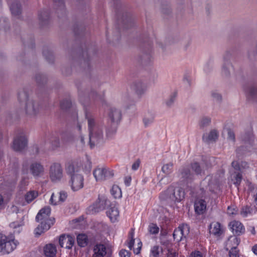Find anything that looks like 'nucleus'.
Listing matches in <instances>:
<instances>
[{"instance_id": "f257e3e1", "label": "nucleus", "mask_w": 257, "mask_h": 257, "mask_svg": "<svg viewBox=\"0 0 257 257\" xmlns=\"http://www.w3.org/2000/svg\"><path fill=\"white\" fill-rule=\"evenodd\" d=\"M85 118L88 121L89 132V145L91 148H93L103 141L102 128L96 123L94 117L91 114L85 112Z\"/></svg>"}, {"instance_id": "f03ea898", "label": "nucleus", "mask_w": 257, "mask_h": 257, "mask_svg": "<svg viewBox=\"0 0 257 257\" xmlns=\"http://www.w3.org/2000/svg\"><path fill=\"white\" fill-rule=\"evenodd\" d=\"M51 208L46 206L41 209L36 217V220L40 224L35 229L36 235H40L42 233L48 230L53 225L55 222L54 218H50Z\"/></svg>"}, {"instance_id": "7ed1b4c3", "label": "nucleus", "mask_w": 257, "mask_h": 257, "mask_svg": "<svg viewBox=\"0 0 257 257\" xmlns=\"http://www.w3.org/2000/svg\"><path fill=\"white\" fill-rule=\"evenodd\" d=\"M185 191L180 187L169 186L168 189L160 195V198L169 202H179L185 197Z\"/></svg>"}, {"instance_id": "20e7f679", "label": "nucleus", "mask_w": 257, "mask_h": 257, "mask_svg": "<svg viewBox=\"0 0 257 257\" xmlns=\"http://www.w3.org/2000/svg\"><path fill=\"white\" fill-rule=\"evenodd\" d=\"M19 242L13 237H8L0 233V252L4 253H9L12 252L17 247Z\"/></svg>"}, {"instance_id": "39448f33", "label": "nucleus", "mask_w": 257, "mask_h": 257, "mask_svg": "<svg viewBox=\"0 0 257 257\" xmlns=\"http://www.w3.org/2000/svg\"><path fill=\"white\" fill-rule=\"evenodd\" d=\"M49 175L51 182L58 183L64 177V171L62 165L58 162L52 163L49 168Z\"/></svg>"}, {"instance_id": "423d86ee", "label": "nucleus", "mask_w": 257, "mask_h": 257, "mask_svg": "<svg viewBox=\"0 0 257 257\" xmlns=\"http://www.w3.org/2000/svg\"><path fill=\"white\" fill-rule=\"evenodd\" d=\"M27 144V138L26 135L22 132L14 138L12 148L15 151L21 152L26 148Z\"/></svg>"}, {"instance_id": "0eeeda50", "label": "nucleus", "mask_w": 257, "mask_h": 257, "mask_svg": "<svg viewBox=\"0 0 257 257\" xmlns=\"http://www.w3.org/2000/svg\"><path fill=\"white\" fill-rule=\"evenodd\" d=\"M96 181H104L112 177L114 175L113 170L105 167H97L93 172Z\"/></svg>"}, {"instance_id": "6e6552de", "label": "nucleus", "mask_w": 257, "mask_h": 257, "mask_svg": "<svg viewBox=\"0 0 257 257\" xmlns=\"http://www.w3.org/2000/svg\"><path fill=\"white\" fill-rule=\"evenodd\" d=\"M231 54L226 52L223 56V63L221 68V76L225 78H228L233 72V67L229 61Z\"/></svg>"}, {"instance_id": "1a4fd4ad", "label": "nucleus", "mask_w": 257, "mask_h": 257, "mask_svg": "<svg viewBox=\"0 0 257 257\" xmlns=\"http://www.w3.org/2000/svg\"><path fill=\"white\" fill-rule=\"evenodd\" d=\"M24 109L26 114L29 117L36 116L39 112V105L38 103L30 99L24 104Z\"/></svg>"}, {"instance_id": "9d476101", "label": "nucleus", "mask_w": 257, "mask_h": 257, "mask_svg": "<svg viewBox=\"0 0 257 257\" xmlns=\"http://www.w3.org/2000/svg\"><path fill=\"white\" fill-rule=\"evenodd\" d=\"M31 175L35 178L42 177L45 174V168L40 162H33L29 167Z\"/></svg>"}, {"instance_id": "9b49d317", "label": "nucleus", "mask_w": 257, "mask_h": 257, "mask_svg": "<svg viewBox=\"0 0 257 257\" xmlns=\"http://www.w3.org/2000/svg\"><path fill=\"white\" fill-rule=\"evenodd\" d=\"M83 181V177L80 174H76L72 176L69 181L72 190L73 191H76L82 188L84 185Z\"/></svg>"}, {"instance_id": "f8f14e48", "label": "nucleus", "mask_w": 257, "mask_h": 257, "mask_svg": "<svg viewBox=\"0 0 257 257\" xmlns=\"http://www.w3.org/2000/svg\"><path fill=\"white\" fill-rule=\"evenodd\" d=\"M189 233V227L187 224H183L175 229L173 233V237L177 241H180L185 238Z\"/></svg>"}, {"instance_id": "ddd939ff", "label": "nucleus", "mask_w": 257, "mask_h": 257, "mask_svg": "<svg viewBox=\"0 0 257 257\" xmlns=\"http://www.w3.org/2000/svg\"><path fill=\"white\" fill-rule=\"evenodd\" d=\"M74 238L69 235L62 234L59 238V244L62 247L70 249L73 245Z\"/></svg>"}, {"instance_id": "4468645a", "label": "nucleus", "mask_w": 257, "mask_h": 257, "mask_svg": "<svg viewBox=\"0 0 257 257\" xmlns=\"http://www.w3.org/2000/svg\"><path fill=\"white\" fill-rule=\"evenodd\" d=\"M229 227L233 234L236 235H240L244 232L245 228L242 224L236 220L231 221L229 224Z\"/></svg>"}, {"instance_id": "2eb2a0df", "label": "nucleus", "mask_w": 257, "mask_h": 257, "mask_svg": "<svg viewBox=\"0 0 257 257\" xmlns=\"http://www.w3.org/2000/svg\"><path fill=\"white\" fill-rule=\"evenodd\" d=\"M224 229L219 222H213L210 224L209 232L216 237H220L224 233Z\"/></svg>"}, {"instance_id": "dca6fc26", "label": "nucleus", "mask_w": 257, "mask_h": 257, "mask_svg": "<svg viewBox=\"0 0 257 257\" xmlns=\"http://www.w3.org/2000/svg\"><path fill=\"white\" fill-rule=\"evenodd\" d=\"M108 116L112 122H117L121 119V111L115 107H111L109 109Z\"/></svg>"}, {"instance_id": "f3484780", "label": "nucleus", "mask_w": 257, "mask_h": 257, "mask_svg": "<svg viewBox=\"0 0 257 257\" xmlns=\"http://www.w3.org/2000/svg\"><path fill=\"white\" fill-rule=\"evenodd\" d=\"M109 201L105 198H99L98 200L93 204L92 211L94 212H98L104 210L106 206L108 205Z\"/></svg>"}, {"instance_id": "a211bd4d", "label": "nucleus", "mask_w": 257, "mask_h": 257, "mask_svg": "<svg viewBox=\"0 0 257 257\" xmlns=\"http://www.w3.org/2000/svg\"><path fill=\"white\" fill-rule=\"evenodd\" d=\"M132 87L136 93L140 96L143 95L147 90L145 84L140 80L134 82Z\"/></svg>"}, {"instance_id": "6ab92c4d", "label": "nucleus", "mask_w": 257, "mask_h": 257, "mask_svg": "<svg viewBox=\"0 0 257 257\" xmlns=\"http://www.w3.org/2000/svg\"><path fill=\"white\" fill-rule=\"evenodd\" d=\"M92 257H104L106 254V247L103 244H97L94 246Z\"/></svg>"}, {"instance_id": "aec40b11", "label": "nucleus", "mask_w": 257, "mask_h": 257, "mask_svg": "<svg viewBox=\"0 0 257 257\" xmlns=\"http://www.w3.org/2000/svg\"><path fill=\"white\" fill-rule=\"evenodd\" d=\"M106 213L111 222H113L116 221L119 216L118 208L113 204H111L110 206L106 212Z\"/></svg>"}, {"instance_id": "412c9836", "label": "nucleus", "mask_w": 257, "mask_h": 257, "mask_svg": "<svg viewBox=\"0 0 257 257\" xmlns=\"http://www.w3.org/2000/svg\"><path fill=\"white\" fill-rule=\"evenodd\" d=\"M194 208L196 213L203 214L206 210V202L202 199H197L194 203Z\"/></svg>"}, {"instance_id": "4be33fe9", "label": "nucleus", "mask_w": 257, "mask_h": 257, "mask_svg": "<svg viewBox=\"0 0 257 257\" xmlns=\"http://www.w3.org/2000/svg\"><path fill=\"white\" fill-rule=\"evenodd\" d=\"M191 168L192 170L196 175H201L204 173L206 167L205 163L202 162L199 163L197 162H194L191 164Z\"/></svg>"}, {"instance_id": "5701e85b", "label": "nucleus", "mask_w": 257, "mask_h": 257, "mask_svg": "<svg viewBox=\"0 0 257 257\" xmlns=\"http://www.w3.org/2000/svg\"><path fill=\"white\" fill-rule=\"evenodd\" d=\"M240 242V239L235 235L230 236L228 237L227 241L226 242V247L228 250L229 248L232 249L237 248V246Z\"/></svg>"}, {"instance_id": "b1692460", "label": "nucleus", "mask_w": 257, "mask_h": 257, "mask_svg": "<svg viewBox=\"0 0 257 257\" xmlns=\"http://www.w3.org/2000/svg\"><path fill=\"white\" fill-rule=\"evenodd\" d=\"M194 177L193 174L189 168L184 167L180 170V178L187 182L191 181Z\"/></svg>"}, {"instance_id": "393cba45", "label": "nucleus", "mask_w": 257, "mask_h": 257, "mask_svg": "<svg viewBox=\"0 0 257 257\" xmlns=\"http://www.w3.org/2000/svg\"><path fill=\"white\" fill-rule=\"evenodd\" d=\"M61 141L63 144H71L75 141L74 136L69 132H63L61 135Z\"/></svg>"}, {"instance_id": "a878e982", "label": "nucleus", "mask_w": 257, "mask_h": 257, "mask_svg": "<svg viewBox=\"0 0 257 257\" xmlns=\"http://www.w3.org/2000/svg\"><path fill=\"white\" fill-rule=\"evenodd\" d=\"M218 137V133L216 130H212L208 134L203 135L202 139L203 140L206 142L209 143L210 142L215 141Z\"/></svg>"}, {"instance_id": "bb28decb", "label": "nucleus", "mask_w": 257, "mask_h": 257, "mask_svg": "<svg viewBox=\"0 0 257 257\" xmlns=\"http://www.w3.org/2000/svg\"><path fill=\"white\" fill-rule=\"evenodd\" d=\"M29 92L27 89L23 88L20 89L18 92V100L20 103H26V102L30 100L29 98Z\"/></svg>"}, {"instance_id": "cd10ccee", "label": "nucleus", "mask_w": 257, "mask_h": 257, "mask_svg": "<svg viewBox=\"0 0 257 257\" xmlns=\"http://www.w3.org/2000/svg\"><path fill=\"white\" fill-rule=\"evenodd\" d=\"M57 252L56 247L53 244H48L45 245L44 248L45 255L48 257H53Z\"/></svg>"}, {"instance_id": "c85d7f7f", "label": "nucleus", "mask_w": 257, "mask_h": 257, "mask_svg": "<svg viewBox=\"0 0 257 257\" xmlns=\"http://www.w3.org/2000/svg\"><path fill=\"white\" fill-rule=\"evenodd\" d=\"M206 182L208 183L206 189H208L211 192H215L218 188V185L216 182L213 181L212 178L210 176H207L203 180L202 183L205 184Z\"/></svg>"}, {"instance_id": "c756f323", "label": "nucleus", "mask_w": 257, "mask_h": 257, "mask_svg": "<svg viewBox=\"0 0 257 257\" xmlns=\"http://www.w3.org/2000/svg\"><path fill=\"white\" fill-rule=\"evenodd\" d=\"M246 93L248 99L257 101V87L254 86L248 87Z\"/></svg>"}, {"instance_id": "7c9ffc66", "label": "nucleus", "mask_w": 257, "mask_h": 257, "mask_svg": "<svg viewBox=\"0 0 257 257\" xmlns=\"http://www.w3.org/2000/svg\"><path fill=\"white\" fill-rule=\"evenodd\" d=\"M10 10L13 16H19L21 13V7L19 3H13L10 6Z\"/></svg>"}, {"instance_id": "2f4dec72", "label": "nucleus", "mask_w": 257, "mask_h": 257, "mask_svg": "<svg viewBox=\"0 0 257 257\" xmlns=\"http://www.w3.org/2000/svg\"><path fill=\"white\" fill-rule=\"evenodd\" d=\"M256 212V209L255 208H251L250 206L246 205L241 208L240 214L242 216L245 217L248 215L255 213Z\"/></svg>"}, {"instance_id": "473e14b6", "label": "nucleus", "mask_w": 257, "mask_h": 257, "mask_svg": "<svg viewBox=\"0 0 257 257\" xmlns=\"http://www.w3.org/2000/svg\"><path fill=\"white\" fill-rule=\"evenodd\" d=\"M39 195V192L36 190H30L25 195V200L30 203L36 199Z\"/></svg>"}, {"instance_id": "72a5a7b5", "label": "nucleus", "mask_w": 257, "mask_h": 257, "mask_svg": "<svg viewBox=\"0 0 257 257\" xmlns=\"http://www.w3.org/2000/svg\"><path fill=\"white\" fill-rule=\"evenodd\" d=\"M54 7L56 10L57 13L60 11L61 13L65 12V6L63 0H53Z\"/></svg>"}, {"instance_id": "f704fd0d", "label": "nucleus", "mask_w": 257, "mask_h": 257, "mask_svg": "<svg viewBox=\"0 0 257 257\" xmlns=\"http://www.w3.org/2000/svg\"><path fill=\"white\" fill-rule=\"evenodd\" d=\"M78 244L81 247H84L87 244V237L84 234H80L77 237Z\"/></svg>"}, {"instance_id": "c9c22d12", "label": "nucleus", "mask_w": 257, "mask_h": 257, "mask_svg": "<svg viewBox=\"0 0 257 257\" xmlns=\"http://www.w3.org/2000/svg\"><path fill=\"white\" fill-rule=\"evenodd\" d=\"M66 171L68 175L71 177L72 176L76 175L78 173V170L76 169L74 165L71 163H69L66 167Z\"/></svg>"}, {"instance_id": "e433bc0d", "label": "nucleus", "mask_w": 257, "mask_h": 257, "mask_svg": "<svg viewBox=\"0 0 257 257\" xmlns=\"http://www.w3.org/2000/svg\"><path fill=\"white\" fill-rule=\"evenodd\" d=\"M231 165L235 170L240 171H242L243 168L248 167L247 163L245 162H242L241 164H239L236 161H233L231 163Z\"/></svg>"}, {"instance_id": "4c0bfd02", "label": "nucleus", "mask_w": 257, "mask_h": 257, "mask_svg": "<svg viewBox=\"0 0 257 257\" xmlns=\"http://www.w3.org/2000/svg\"><path fill=\"white\" fill-rule=\"evenodd\" d=\"M173 164L169 163L164 165L162 167V171L163 173L168 175L172 173L173 172Z\"/></svg>"}, {"instance_id": "58836bf2", "label": "nucleus", "mask_w": 257, "mask_h": 257, "mask_svg": "<svg viewBox=\"0 0 257 257\" xmlns=\"http://www.w3.org/2000/svg\"><path fill=\"white\" fill-rule=\"evenodd\" d=\"M50 143L51 145V148L53 150H56L59 148L60 147V141L59 138L57 136L52 137Z\"/></svg>"}, {"instance_id": "ea45409f", "label": "nucleus", "mask_w": 257, "mask_h": 257, "mask_svg": "<svg viewBox=\"0 0 257 257\" xmlns=\"http://www.w3.org/2000/svg\"><path fill=\"white\" fill-rule=\"evenodd\" d=\"M154 120V117L152 114L146 115L143 118V123L145 127L150 125Z\"/></svg>"}, {"instance_id": "a19ab883", "label": "nucleus", "mask_w": 257, "mask_h": 257, "mask_svg": "<svg viewBox=\"0 0 257 257\" xmlns=\"http://www.w3.org/2000/svg\"><path fill=\"white\" fill-rule=\"evenodd\" d=\"M253 137L251 132H248L243 135L241 136V139L245 143L251 144L253 140Z\"/></svg>"}, {"instance_id": "79ce46f5", "label": "nucleus", "mask_w": 257, "mask_h": 257, "mask_svg": "<svg viewBox=\"0 0 257 257\" xmlns=\"http://www.w3.org/2000/svg\"><path fill=\"white\" fill-rule=\"evenodd\" d=\"M122 99L126 107H128L130 105L134 103V99L128 94H124L122 96Z\"/></svg>"}, {"instance_id": "37998d69", "label": "nucleus", "mask_w": 257, "mask_h": 257, "mask_svg": "<svg viewBox=\"0 0 257 257\" xmlns=\"http://www.w3.org/2000/svg\"><path fill=\"white\" fill-rule=\"evenodd\" d=\"M39 20L42 22L45 23V22H46L49 17V13L47 11H43L42 12H41L39 14Z\"/></svg>"}, {"instance_id": "c03bdc74", "label": "nucleus", "mask_w": 257, "mask_h": 257, "mask_svg": "<svg viewBox=\"0 0 257 257\" xmlns=\"http://www.w3.org/2000/svg\"><path fill=\"white\" fill-rule=\"evenodd\" d=\"M36 80L38 84H43L46 83L47 78L45 75L38 73L36 75Z\"/></svg>"}, {"instance_id": "a18cd8bd", "label": "nucleus", "mask_w": 257, "mask_h": 257, "mask_svg": "<svg viewBox=\"0 0 257 257\" xmlns=\"http://www.w3.org/2000/svg\"><path fill=\"white\" fill-rule=\"evenodd\" d=\"M172 244L168 243L167 244V248L168 253L167 254V257H177V253L175 250H173L171 247Z\"/></svg>"}, {"instance_id": "49530a36", "label": "nucleus", "mask_w": 257, "mask_h": 257, "mask_svg": "<svg viewBox=\"0 0 257 257\" xmlns=\"http://www.w3.org/2000/svg\"><path fill=\"white\" fill-rule=\"evenodd\" d=\"M76 145L77 147L82 148L85 145L84 138L81 134L76 140Z\"/></svg>"}, {"instance_id": "de8ad7c7", "label": "nucleus", "mask_w": 257, "mask_h": 257, "mask_svg": "<svg viewBox=\"0 0 257 257\" xmlns=\"http://www.w3.org/2000/svg\"><path fill=\"white\" fill-rule=\"evenodd\" d=\"M149 231L151 234H156L159 232V228L156 224L151 223L149 226Z\"/></svg>"}, {"instance_id": "09e8293b", "label": "nucleus", "mask_w": 257, "mask_h": 257, "mask_svg": "<svg viewBox=\"0 0 257 257\" xmlns=\"http://www.w3.org/2000/svg\"><path fill=\"white\" fill-rule=\"evenodd\" d=\"M111 194L115 198H120L121 196V190L117 186L112 187Z\"/></svg>"}, {"instance_id": "8fccbe9b", "label": "nucleus", "mask_w": 257, "mask_h": 257, "mask_svg": "<svg viewBox=\"0 0 257 257\" xmlns=\"http://www.w3.org/2000/svg\"><path fill=\"white\" fill-rule=\"evenodd\" d=\"M50 203L52 205H56L59 204V193H52L51 198L50 199Z\"/></svg>"}, {"instance_id": "3c124183", "label": "nucleus", "mask_w": 257, "mask_h": 257, "mask_svg": "<svg viewBox=\"0 0 257 257\" xmlns=\"http://www.w3.org/2000/svg\"><path fill=\"white\" fill-rule=\"evenodd\" d=\"M211 122V119L209 117H204L201 119L199 123L200 126L204 128L208 126Z\"/></svg>"}, {"instance_id": "603ef678", "label": "nucleus", "mask_w": 257, "mask_h": 257, "mask_svg": "<svg viewBox=\"0 0 257 257\" xmlns=\"http://www.w3.org/2000/svg\"><path fill=\"white\" fill-rule=\"evenodd\" d=\"M71 106V102L68 99L62 101L60 103V106L62 109L66 110Z\"/></svg>"}, {"instance_id": "864d4df0", "label": "nucleus", "mask_w": 257, "mask_h": 257, "mask_svg": "<svg viewBox=\"0 0 257 257\" xmlns=\"http://www.w3.org/2000/svg\"><path fill=\"white\" fill-rule=\"evenodd\" d=\"M176 96V94L173 93L166 100V104L168 107H171L173 105L175 102Z\"/></svg>"}, {"instance_id": "5fc2aeb1", "label": "nucleus", "mask_w": 257, "mask_h": 257, "mask_svg": "<svg viewBox=\"0 0 257 257\" xmlns=\"http://www.w3.org/2000/svg\"><path fill=\"white\" fill-rule=\"evenodd\" d=\"M242 180V175L240 173H237L235 174L233 177L232 180L234 181V184L236 186L240 184Z\"/></svg>"}, {"instance_id": "6e6d98bb", "label": "nucleus", "mask_w": 257, "mask_h": 257, "mask_svg": "<svg viewBox=\"0 0 257 257\" xmlns=\"http://www.w3.org/2000/svg\"><path fill=\"white\" fill-rule=\"evenodd\" d=\"M159 247L158 245L154 246L151 250V255L153 257H158L159 255Z\"/></svg>"}, {"instance_id": "4d7b16f0", "label": "nucleus", "mask_w": 257, "mask_h": 257, "mask_svg": "<svg viewBox=\"0 0 257 257\" xmlns=\"http://www.w3.org/2000/svg\"><path fill=\"white\" fill-rule=\"evenodd\" d=\"M58 193L59 203H61L65 201L67 198L68 195L67 192L64 191H61Z\"/></svg>"}, {"instance_id": "13d9d810", "label": "nucleus", "mask_w": 257, "mask_h": 257, "mask_svg": "<svg viewBox=\"0 0 257 257\" xmlns=\"http://www.w3.org/2000/svg\"><path fill=\"white\" fill-rule=\"evenodd\" d=\"M237 208L235 206H228L227 208V213L229 215H234L237 213Z\"/></svg>"}, {"instance_id": "bf43d9fd", "label": "nucleus", "mask_w": 257, "mask_h": 257, "mask_svg": "<svg viewBox=\"0 0 257 257\" xmlns=\"http://www.w3.org/2000/svg\"><path fill=\"white\" fill-rule=\"evenodd\" d=\"M211 95L212 98L217 101H220L222 99V96L220 94L215 91H212L211 92Z\"/></svg>"}, {"instance_id": "052dcab7", "label": "nucleus", "mask_w": 257, "mask_h": 257, "mask_svg": "<svg viewBox=\"0 0 257 257\" xmlns=\"http://www.w3.org/2000/svg\"><path fill=\"white\" fill-rule=\"evenodd\" d=\"M43 55L45 56L46 58L49 61V62H52L53 60V55L52 53L48 51H44Z\"/></svg>"}, {"instance_id": "680f3d73", "label": "nucleus", "mask_w": 257, "mask_h": 257, "mask_svg": "<svg viewBox=\"0 0 257 257\" xmlns=\"http://www.w3.org/2000/svg\"><path fill=\"white\" fill-rule=\"evenodd\" d=\"M90 96L93 97L96 100L102 101L103 100V95H100L95 91H92L90 93Z\"/></svg>"}, {"instance_id": "e2e57ef3", "label": "nucleus", "mask_w": 257, "mask_h": 257, "mask_svg": "<svg viewBox=\"0 0 257 257\" xmlns=\"http://www.w3.org/2000/svg\"><path fill=\"white\" fill-rule=\"evenodd\" d=\"M227 139L232 142H235V138L234 133L230 129H227Z\"/></svg>"}, {"instance_id": "0e129e2a", "label": "nucleus", "mask_w": 257, "mask_h": 257, "mask_svg": "<svg viewBox=\"0 0 257 257\" xmlns=\"http://www.w3.org/2000/svg\"><path fill=\"white\" fill-rule=\"evenodd\" d=\"M230 257H239L238 250L237 248L230 249L229 253Z\"/></svg>"}, {"instance_id": "69168bd1", "label": "nucleus", "mask_w": 257, "mask_h": 257, "mask_svg": "<svg viewBox=\"0 0 257 257\" xmlns=\"http://www.w3.org/2000/svg\"><path fill=\"white\" fill-rule=\"evenodd\" d=\"M131 253L125 250L121 249L119 252V255L120 257H130Z\"/></svg>"}, {"instance_id": "338daca9", "label": "nucleus", "mask_w": 257, "mask_h": 257, "mask_svg": "<svg viewBox=\"0 0 257 257\" xmlns=\"http://www.w3.org/2000/svg\"><path fill=\"white\" fill-rule=\"evenodd\" d=\"M133 235H134V232H132L131 233V238L127 243V246L130 249H132V247H133V246L134 245V243H135V239L133 237Z\"/></svg>"}, {"instance_id": "774afa93", "label": "nucleus", "mask_w": 257, "mask_h": 257, "mask_svg": "<svg viewBox=\"0 0 257 257\" xmlns=\"http://www.w3.org/2000/svg\"><path fill=\"white\" fill-rule=\"evenodd\" d=\"M190 257H205L203 253L198 251V250H195L193 252H192L190 254Z\"/></svg>"}]
</instances>
